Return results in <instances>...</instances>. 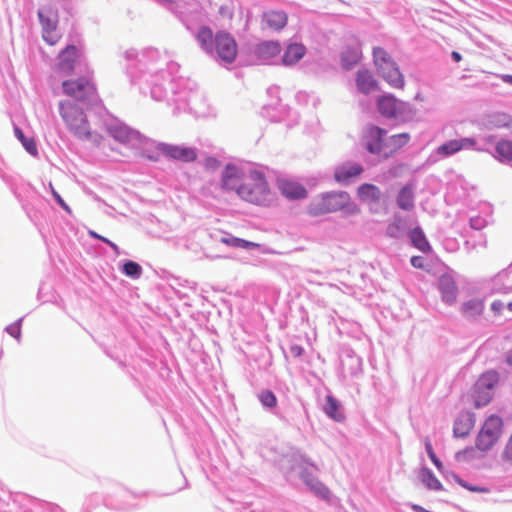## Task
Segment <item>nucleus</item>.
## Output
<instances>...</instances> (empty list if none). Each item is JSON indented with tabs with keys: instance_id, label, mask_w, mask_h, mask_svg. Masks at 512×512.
Listing matches in <instances>:
<instances>
[{
	"instance_id": "obj_50",
	"label": "nucleus",
	"mask_w": 512,
	"mask_h": 512,
	"mask_svg": "<svg viewBox=\"0 0 512 512\" xmlns=\"http://www.w3.org/2000/svg\"><path fill=\"white\" fill-rule=\"evenodd\" d=\"M462 486L470 491H473V492H485L486 491V489H484V488L468 486L466 484H462Z\"/></svg>"
},
{
	"instance_id": "obj_46",
	"label": "nucleus",
	"mask_w": 512,
	"mask_h": 512,
	"mask_svg": "<svg viewBox=\"0 0 512 512\" xmlns=\"http://www.w3.org/2000/svg\"><path fill=\"white\" fill-rule=\"evenodd\" d=\"M303 352H304V349L300 345H292L290 347V353L294 357L302 356Z\"/></svg>"
},
{
	"instance_id": "obj_48",
	"label": "nucleus",
	"mask_w": 512,
	"mask_h": 512,
	"mask_svg": "<svg viewBox=\"0 0 512 512\" xmlns=\"http://www.w3.org/2000/svg\"><path fill=\"white\" fill-rule=\"evenodd\" d=\"M8 332L10 335L14 336V337H18L19 334H20V328L18 326H10L8 327Z\"/></svg>"
},
{
	"instance_id": "obj_4",
	"label": "nucleus",
	"mask_w": 512,
	"mask_h": 512,
	"mask_svg": "<svg viewBox=\"0 0 512 512\" xmlns=\"http://www.w3.org/2000/svg\"><path fill=\"white\" fill-rule=\"evenodd\" d=\"M308 213L312 216L332 213L339 210L348 215L358 214L359 206L351 200L350 195L345 191L323 193L313 198L307 207Z\"/></svg>"
},
{
	"instance_id": "obj_51",
	"label": "nucleus",
	"mask_w": 512,
	"mask_h": 512,
	"mask_svg": "<svg viewBox=\"0 0 512 512\" xmlns=\"http://www.w3.org/2000/svg\"><path fill=\"white\" fill-rule=\"evenodd\" d=\"M451 57H452V59H453L455 62H457V63H458V62H460V61L462 60V56H461V54H460L459 52H457V51H453V52L451 53Z\"/></svg>"
},
{
	"instance_id": "obj_19",
	"label": "nucleus",
	"mask_w": 512,
	"mask_h": 512,
	"mask_svg": "<svg viewBox=\"0 0 512 512\" xmlns=\"http://www.w3.org/2000/svg\"><path fill=\"white\" fill-rule=\"evenodd\" d=\"M475 145L476 140L474 138H462L457 140H451L447 143L440 145L437 148V153L443 156H449L463 149H471Z\"/></svg>"
},
{
	"instance_id": "obj_30",
	"label": "nucleus",
	"mask_w": 512,
	"mask_h": 512,
	"mask_svg": "<svg viewBox=\"0 0 512 512\" xmlns=\"http://www.w3.org/2000/svg\"><path fill=\"white\" fill-rule=\"evenodd\" d=\"M485 308L484 301L481 299H471L462 304L461 310L465 317L474 319L479 317Z\"/></svg>"
},
{
	"instance_id": "obj_57",
	"label": "nucleus",
	"mask_w": 512,
	"mask_h": 512,
	"mask_svg": "<svg viewBox=\"0 0 512 512\" xmlns=\"http://www.w3.org/2000/svg\"><path fill=\"white\" fill-rule=\"evenodd\" d=\"M475 226H477V223H474V225L472 224V228H477V229L479 228V227H475Z\"/></svg>"
},
{
	"instance_id": "obj_14",
	"label": "nucleus",
	"mask_w": 512,
	"mask_h": 512,
	"mask_svg": "<svg viewBox=\"0 0 512 512\" xmlns=\"http://www.w3.org/2000/svg\"><path fill=\"white\" fill-rule=\"evenodd\" d=\"M161 149L163 156L172 160L193 162L197 159V153L191 147L164 143Z\"/></svg>"
},
{
	"instance_id": "obj_58",
	"label": "nucleus",
	"mask_w": 512,
	"mask_h": 512,
	"mask_svg": "<svg viewBox=\"0 0 512 512\" xmlns=\"http://www.w3.org/2000/svg\"><path fill=\"white\" fill-rule=\"evenodd\" d=\"M475 226H477V223H474V225L472 224V228H477V229L479 228V227H475Z\"/></svg>"
},
{
	"instance_id": "obj_3",
	"label": "nucleus",
	"mask_w": 512,
	"mask_h": 512,
	"mask_svg": "<svg viewBox=\"0 0 512 512\" xmlns=\"http://www.w3.org/2000/svg\"><path fill=\"white\" fill-rule=\"evenodd\" d=\"M410 141L408 133H400L387 137L386 130L371 126L365 134V146L369 153L387 159L406 146Z\"/></svg>"
},
{
	"instance_id": "obj_33",
	"label": "nucleus",
	"mask_w": 512,
	"mask_h": 512,
	"mask_svg": "<svg viewBox=\"0 0 512 512\" xmlns=\"http://www.w3.org/2000/svg\"><path fill=\"white\" fill-rule=\"evenodd\" d=\"M410 238L412 241V244L419 249L420 251L424 253L431 252L432 248L429 244L425 234L423 233L422 229L419 227L414 228L410 233Z\"/></svg>"
},
{
	"instance_id": "obj_39",
	"label": "nucleus",
	"mask_w": 512,
	"mask_h": 512,
	"mask_svg": "<svg viewBox=\"0 0 512 512\" xmlns=\"http://www.w3.org/2000/svg\"><path fill=\"white\" fill-rule=\"evenodd\" d=\"M258 399L263 406L268 408H274L277 405V398L274 393L270 390H263L258 395Z\"/></svg>"
},
{
	"instance_id": "obj_32",
	"label": "nucleus",
	"mask_w": 512,
	"mask_h": 512,
	"mask_svg": "<svg viewBox=\"0 0 512 512\" xmlns=\"http://www.w3.org/2000/svg\"><path fill=\"white\" fill-rule=\"evenodd\" d=\"M324 412L331 419L341 422L345 419L343 412L340 409V404L336 398L331 395L326 396V404L324 406Z\"/></svg>"
},
{
	"instance_id": "obj_15",
	"label": "nucleus",
	"mask_w": 512,
	"mask_h": 512,
	"mask_svg": "<svg viewBox=\"0 0 512 512\" xmlns=\"http://www.w3.org/2000/svg\"><path fill=\"white\" fill-rule=\"evenodd\" d=\"M364 169L363 166L355 162H346L339 165L334 171V179L336 182L344 185L350 184L354 179L358 178Z\"/></svg>"
},
{
	"instance_id": "obj_29",
	"label": "nucleus",
	"mask_w": 512,
	"mask_h": 512,
	"mask_svg": "<svg viewBox=\"0 0 512 512\" xmlns=\"http://www.w3.org/2000/svg\"><path fill=\"white\" fill-rule=\"evenodd\" d=\"M356 84L363 93H369L376 89L377 82L373 75L367 70H360L356 75Z\"/></svg>"
},
{
	"instance_id": "obj_21",
	"label": "nucleus",
	"mask_w": 512,
	"mask_h": 512,
	"mask_svg": "<svg viewBox=\"0 0 512 512\" xmlns=\"http://www.w3.org/2000/svg\"><path fill=\"white\" fill-rule=\"evenodd\" d=\"M288 17L285 12L271 10L262 15V24L265 28L279 31L287 24Z\"/></svg>"
},
{
	"instance_id": "obj_22",
	"label": "nucleus",
	"mask_w": 512,
	"mask_h": 512,
	"mask_svg": "<svg viewBox=\"0 0 512 512\" xmlns=\"http://www.w3.org/2000/svg\"><path fill=\"white\" fill-rule=\"evenodd\" d=\"M439 290L442 299L448 304H452L457 299L458 289L454 279L449 275H443L439 279Z\"/></svg>"
},
{
	"instance_id": "obj_54",
	"label": "nucleus",
	"mask_w": 512,
	"mask_h": 512,
	"mask_svg": "<svg viewBox=\"0 0 512 512\" xmlns=\"http://www.w3.org/2000/svg\"><path fill=\"white\" fill-rule=\"evenodd\" d=\"M413 510L416 511V512H428L426 511L424 508H422L421 506H418V505H413Z\"/></svg>"
},
{
	"instance_id": "obj_13",
	"label": "nucleus",
	"mask_w": 512,
	"mask_h": 512,
	"mask_svg": "<svg viewBox=\"0 0 512 512\" xmlns=\"http://www.w3.org/2000/svg\"><path fill=\"white\" fill-rule=\"evenodd\" d=\"M377 106L379 112L388 118H395L406 110L404 102L396 99L392 95H383L378 98Z\"/></svg>"
},
{
	"instance_id": "obj_42",
	"label": "nucleus",
	"mask_w": 512,
	"mask_h": 512,
	"mask_svg": "<svg viewBox=\"0 0 512 512\" xmlns=\"http://www.w3.org/2000/svg\"><path fill=\"white\" fill-rule=\"evenodd\" d=\"M425 448H426V451H427V454L429 456V458L431 459V461L433 462V464L438 468V469H441L442 467V463L441 461L437 458L434 450H433V447L430 443L429 440L426 441L425 443Z\"/></svg>"
},
{
	"instance_id": "obj_44",
	"label": "nucleus",
	"mask_w": 512,
	"mask_h": 512,
	"mask_svg": "<svg viewBox=\"0 0 512 512\" xmlns=\"http://www.w3.org/2000/svg\"><path fill=\"white\" fill-rule=\"evenodd\" d=\"M503 309H504V304L502 301L496 300V301L492 302L491 310L493 311V313L495 315H500Z\"/></svg>"
},
{
	"instance_id": "obj_34",
	"label": "nucleus",
	"mask_w": 512,
	"mask_h": 512,
	"mask_svg": "<svg viewBox=\"0 0 512 512\" xmlns=\"http://www.w3.org/2000/svg\"><path fill=\"white\" fill-rule=\"evenodd\" d=\"M496 157L499 161H512V141L501 140L496 144Z\"/></svg>"
},
{
	"instance_id": "obj_43",
	"label": "nucleus",
	"mask_w": 512,
	"mask_h": 512,
	"mask_svg": "<svg viewBox=\"0 0 512 512\" xmlns=\"http://www.w3.org/2000/svg\"><path fill=\"white\" fill-rule=\"evenodd\" d=\"M51 193L54 197V199L57 201V203L68 213H71L70 207L66 204V202L63 200V198L60 196V194L53 188V186L50 184Z\"/></svg>"
},
{
	"instance_id": "obj_16",
	"label": "nucleus",
	"mask_w": 512,
	"mask_h": 512,
	"mask_svg": "<svg viewBox=\"0 0 512 512\" xmlns=\"http://www.w3.org/2000/svg\"><path fill=\"white\" fill-rule=\"evenodd\" d=\"M362 57L361 43L356 38L347 41L341 52V65L344 69H351Z\"/></svg>"
},
{
	"instance_id": "obj_9",
	"label": "nucleus",
	"mask_w": 512,
	"mask_h": 512,
	"mask_svg": "<svg viewBox=\"0 0 512 512\" xmlns=\"http://www.w3.org/2000/svg\"><path fill=\"white\" fill-rule=\"evenodd\" d=\"M213 52L222 62L231 64L237 58L238 44L230 33L218 31L214 35Z\"/></svg>"
},
{
	"instance_id": "obj_27",
	"label": "nucleus",
	"mask_w": 512,
	"mask_h": 512,
	"mask_svg": "<svg viewBox=\"0 0 512 512\" xmlns=\"http://www.w3.org/2000/svg\"><path fill=\"white\" fill-rule=\"evenodd\" d=\"M414 199V187L412 184H408L399 191L396 202L400 209L410 211L414 208Z\"/></svg>"
},
{
	"instance_id": "obj_36",
	"label": "nucleus",
	"mask_w": 512,
	"mask_h": 512,
	"mask_svg": "<svg viewBox=\"0 0 512 512\" xmlns=\"http://www.w3.org/2000/svg\"><path fill=\"white\" fill-rule=\"evenodd\" d=\"M220 241L225 245H228L231 247H236V248L249 249V248L259 247V244H257V243L250 242V241H247V240H244L241 238H237V237H233V236L222 237Z\"/></svg>"
},
{
	"instance_id": "obj_31",
	"label": "nucleus",
	"mask_w": 512,
	"mask_h": 512,
	"mask_svg": "<svg viewBox=\"0 0 512 512\" xmlns=\"http://www.w3.org/2000/svg\"><path fill=\"white\" fill-rule=\"evenodd\" d=\"M196 39L203 50H205L207 53L213 52L214 35L209 27H200L197 32Z\"/></svg>"
},
{
	"instance_id": "obj_11",
	"label": "nucleus",
	"mask_w": 512,
	"mask_h": 512,
	"mask_svg": "<svg viewBox=\"0 0 512 512\" xmlns=\"http://www.w3.org/2000/svg\"><path fill=\"white\" fill-rule=\"evenodd\" d=\"M79 58V49L74 45H68L58 54L57 71L63 75L73 74Z\"/></svg>"
},
{
	"instance_id": "obj_12",
	"label": "nucleus",
	"mask_w": 512,
	"mask_h": 512,
	"mask_svg": "<svg viewBox=\"0 0 512 512\" xmlns=\"http://www.w3.org/2000/svg\"><path fill=\"white\" fill-rule=\"evenodd\" d=\"M277 188L281 195L289 200H301L308 196L307 189L301 183L292 179H278Z\"/></svg>"
},
{
	"instance_id": "obj_25",
	"label": "nucleus",
	"mask_w": 512,
	"mask_h": 512,
	"mask_svg": "<svg viewBox=\"0 0 512 512\" xmlns=\"http://www.w3.org/2000/svg\"><path fill=\"white\" fill-rule=\"evenodd\" d=\"M474 427L473 415L470 413L460 414L453 426V434L455 437H466Z\"/></svg>"
},
{
	"instance_id": "obj_18",
	"label": "nucleus",
	"mask_w": 512,
	"mask_h": 512,
	"mask_svg": "<svg viewBox=\"0 0 512 512\" xmlns=\"http://www.w3.org/2000/svg\"><path fill=\"white\" fill-rule=\"evenodd\" d=\"M246 177V174L234 165H227L222 172L221 186L224 190L235 191L238 194V189L241 182Z\"/></svg>"
},
{
	"instance_id": "obj_26",
	"label": "nucleus",
	"mask_w": 512,
	"mask_h": 512,
	"mask_svg": "<svg viewBox=\"0 0 512 512\" xmlns=\"http://www.w3.org/2000/svg\"><path fill=\"white\" fill-rule=\"evenodd\" d=\"M357 196L362 202L377 203L382 193L376 185L364 183L357 188Z\"/></svg>"
},
{
	"instance_id": "obj_5",
	"label": "nucleus",
	"mask_w": 512,
	"mask_h": 512,
	"mask_svg": "<svg viewBox=\"0 0 512 512\" xmlns=\"http://www.w3.org/2000/svg\"><path fill=\"white\" fill-rule=\"evenodd\" d=\"M238 196L256 205H267L271 200V193L264 175L257 171L246 173L238 189Z\"/></svg>"
},
{
	"instance_id": "obj_2",
	"label": "nucleus",
	"mask_w": 512,
	"mask_h": 512,
	"mask_svg": "<svg viewBox=\"0 0 512 512\" xmlns=\"http://www.w3.org/2000/svg\"><path fill=\"white\" fill-rule=\"evenodd\" d=\"M503 425L501 417L490 415L475 438V447H468L457 452L456 458L459 461H468L478 458L477 451L484 453L491 450L502 436Z\"/></svg>"
},
{
	"instance_id": "obj_52",
	"label": "nucleus",
	"mask_w": 512,
	"mask_h": 512,
	"mask_svg": "<svg viewBox=\"0 0 512 512\" xmlns=\"http://www.w3.org/2000/svg\"><path fill=\"white\" fill-rule=\"evenodd\" d=\"M114 251L116 254L120 253L119 247L112 241L108 239V242H106Z\"/></svg>"
},
{
	"instance_id": "obj_37",
	"label": "nucleus",
	"mask_w": 512,
	"mask_h": 512,
	"mask_svg": "<svg viewBox=\"0 0 512 512\" xmlns=\"http://www.w3.org/2000/svg\"><path fill=\"white\" fill-rule=\"evenodd\" d=\"M489 124L494 128L510 127L512 125V117L506 113H495L490 116Z\"/></svg>"
},
{
	"instance_id": "obj_38",
	"label": "nucleus",
	"mask_w": 512,
	"mask_h": 512,
	"mask_svg": "<svg viewBox=\"0 0 512 512\" xmlns=\"http://www.w3.org/2000/svg\"><path fill=\"white\" fill-rule=\"evenodd\" d=\"M422 481H423V483L426 485V487L428 489H431V490H442V488H443L441 482L429 470L423 471Z\"/></svg>"
},
{
	"instance_id": "obj_40",
	"label": "nucleus",
	"mask_w": 512,
	"mask_h": 512,
	"mask_svg": "<svg viewBox=\"0 0 512 512\" xmlns=\"http://www.w3.org/2000/svg\"><path fill=\"white\" fill-rule=\"evenodd\" d=\"M123 272L129 277L138 278L141 275L142 268L134 261H127L123 265Z\"/></svg>"
},
{
	"instance_id": "obj_1",
	"label": "nucleus",
	"mask_w": 512,
	"mask_h": 512,
	"mask_svg": "<svg viewBox=\"0 0 512 512\" xmlns=\"http://www.w3.org/2000/svg\"><path fill=\"white\" fill-rule=\"evenodd\" d=\"M59 113L67 130L78 140L96 147L103 145L102 118L88 115L77 103L69 100L59 102Z\"/></svg>"
},
{
	"instance_id": "obj_41",
	"label": "nucleus",
	"mask_w": 512,
	"mask_h": 512,
	"mask_svg": "<svg viewBox=\"0 0 512 512\" xmlns=\"http://www.w3.org/2000/svg\"><path fill=\"white\" fill-rule=\"evenodd\" d=\"M501 460L507 466H512V441L508 439L502 453Z\"/></svg>"
},
{
	"instance_id": "obj_8",
	"label": "nucleus",
	"mask_w": 512,
	"mask_h": 512,
	"mask_svg": "<svg viewBox=\"0 0 512 512\" xmlns=\"http://www.w3.org/2000/svg\"><path fill=\"white\" fill-rule=\"evenodd\" d=\"M102 127L103 143L105 142L107 135L114 141L131 150L136 147V144L140 143L141 134L122 122L107 124L102 120Z\"/></svg>"
},
{
	"instance_id": "obj_53",
	"label": "nucleus",
	"mask_w": 512,
	"mask_h": 512,
	"mask_svg": "<svg viewBox=\"0 0 512 512\" xmlns=\"http://www.w3.org/2000/svg\"><path fill=\"white\" fill-rule=\"evenodd\" d=\"M501 79H502L505 83H508V84L512 85V75H508V74L502 75V76H501Z\"/></svg>"
},
{
	"instance_id": "obj_6",
	"label": "nucleus",
	"mask_w": 512,
	"mask_h": 512,
	"mask_svg": "<svg viewBox=\"0 0 512 512\" xmlns=\"http://www.w3.org/2000/svg\"><path fill=\"white\" fill-rule=\"evenodd\" d=\"M373 62L378 73L388 84L397 89L404 87V77L386 50L381 47H375L373 49Z\"/></svg>"
},
{
	"instance_id": "obj_59",
	"label": "nucleus",
	"mask_w": 512,
	"mask_h": 512,
	"mask_svg": "<svg viewBox=\"0 0 512 512\" xmlns=\"http://www.w3.org/2000/svg\"><path fill=\"white\" fill-rule=\"evenodd\" d=\"M509 439L512 441V434L510 435Z\"/></svg>"
},
{
	"instance_id": "obj_49",
	"label": "nucleus",
	"mask_w": 512,
	"mask_h": 512,
	"mask_svg": "<svg viewBox=\"0 0 512 512\" xmlns=\"http://www.w3.org/2000/svg\"><path fill=\"white\" fill-rule=\"evenodd\" d=\"M88 234H89L92 238L99 239V240H101V241H103V242H105V243H106V242H108V239H107V238H105V237L101 236L100 234L96 233V232H95V231H93V230L88 231Z\"/></svg>"
},
{
	"instance_id": "obj_47",
	"label": "nucleus",
	"mask_w": 512,
	"mask_h": 512,
	"mask_svg": "<svg viewBox=\"0 0 512 512\" xmlns=\"http://www.w3.org/2000/svg\"><path fill=\"white\" fill-rule=\"evenodd\" d=\"M219 166V163L214 158L206 159V167L209 169H216Z\"/></svg>"
},
{
	"instance_id": "obj_28",
	"label": "nucleus",
	"mask_w": 512,
	"mask_h": 512,
	"mask_svg": "<svg viewBox=\"0 0 512 512\" xmlns=\"http://www.w3.org/2000/svg\"><path fill=\"white\" fill-rule=\"evenodd\" d=\"M306 53V48L303 44L293 43L288 45L282 57L283 64L293 65L297 63Z\"/></svg>"
},
{
	"instance_id": "obj_45",
	"label": "nucleus",
	"mask_w": 512,
	"mask_h": 512,
	"mask_svg": "<svg viewBox=\"0 0 512 512\" xmlns=\"http://www.w3.org/2000/svg\"><path fill=\"white\" fill-rule=\"evenodd\" d=\"M411 265L415 268H423L424 267V260L421 256H413L410 260Z\"/></svg>"
},
{
	"instance_id": "obj_20",
	"label": "nucleus",
	"mask_w": 512,
	"mask_h": 512,
	"mask_svg": "<svg viewBox=\"0 0 512 512\" xmlns=\"http://www.w3.org/2000/svg\"><path fill=\"white\" fill-rule=\"evenodd\" d=\"M486 376L482 377L480 381L476 384L474 392H473V401L475 408H480L485 405H487L493 395H492V388L493 383H485Z\"/></svg>"
},
{
	"instance_id": "obj_56",
	"label": "nucleus",
	"mask_w": 512,
	"mask_h": 512,
	"mask_svg": "<svg viewBox=\"0 0 512 512\" xmlns=\"http://www.w3.org/2000/svg\"><path fill=\"white\" fill-rule=\"evenodd\" d=\"M507 308L509 311H512V301L508 303Z\"/></svg>"
},
{
	"instance_id": "obj_7",
	"label": "nucleus",
	"mask_w": 512,
	"mask_h": 512,
	"mask_svg": "<svg viewBox=\"0 0 512 512\" xmlns=\"http://www.w3.org/2000/svg\"><path fill=\"white\" fill-rule=\"evenodd\" d=\"M61 87L64 95L80 102L98 99L95 83L86 76L64 80Z\"/></svg>"
},
{
	"instance_id": "obj_35",
	"label": "nucleus",
	"mask_w": 512,
	"mask_h": 512,
	"mask_svg": "<svg viewBox=\"0 0 512 512\" xmlns=\"http://www.w3.org/2000/svg\"><path fill=\"white\" fill-rule=\"evenodd\" d=\"M14 134L17 139L22 143L28 153L35 156L38 153L36 142L33 138L25 137L23 131L18 127H14Z\"/></svg>"
},
{
	"instance_id": "obj_23",
	"label": "nucleus",
	"mask_w": 512,
	"mask_h": 512,
	"mask_svg": "<svg viewBox=\"0 0 512 512\" xmlns=\"http://www.w3.org/2000/svg\"><path fill=\"white\" fill-rule=\"evenodd\" d=\"M305 484L320 498L324 500L330 499V490L322 484L316 476L303 470L300 474Z\"/></svg>"
},
{
	"instance_id": "obj_24",
	"label": "nucleus",
	"mask_w": 512,
	"mask_h": 512,
	"mask_svg": "<svg viewBox=\"0 0 512 512\" xmlns=\"http://www.w3.org/2000/svg\"><path fill=\"white\" fill-rule=\"evenodd\" d=\"M281 51V46L277 41H264L257 44L253 52L259 60H268L277 56Z\"/></svg>"
},
{
	"instance_id": "obj_17",
	"label": "nucleus",
	"mask_w": 512,
	"mask_h": 512,
	"mask_svg": "<svg viewBox=\"0 0 512 512\" xmlns=\"http://www.w3.org/2000/svg\"><path fill=\"white\" fill-rule=\"evenodd\" d=\"M161 146H164V143L155 142L141 135L140 143L136 144L133 150L141 157L156 162L159 161L160 157L163 155Z\"/></svg>"
},
{
	"instance_id": "obj_55",
	"label": "nucleus",
	"mask_w": 512,
	"mask_h": 512,
	"mask_svg": "<svg viewBox=\"0 0 512 512\" xmlns=\"http://www.w3.org/2000/svg\"><path fill=\"white\" fill-rule=\"evenodd\" d=\"M507 360L510 364H512V350L510 351V353L508 354V357H507Z\"/></svg>"
},
{
	"instance_id": "obj_10",
	"label": "nucleus",
	"mask_w": 512,
	"mask_h": 512,
	"mask_svg": "<svg viewBox=\"0 0 512 512\" xmlns=\"http://www.w3.org/2000/svg\"><path fill=\"white\" fill-rule=\"evenodd\" d=\"M41 25L42 36L47 44L53 46L57 44L61 35L57 32L58 15L52 10H40L38 13Z\"/></svg>"
}]
</instances>
